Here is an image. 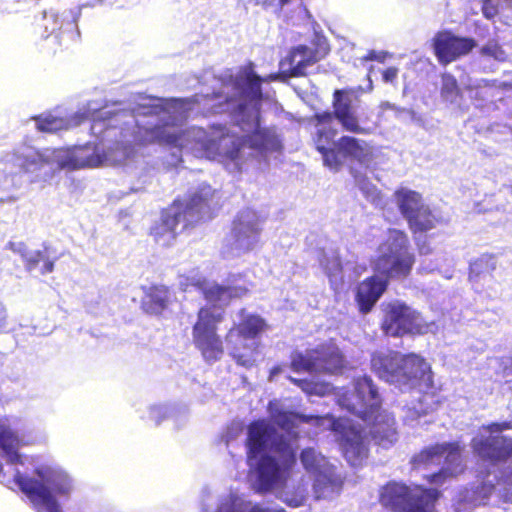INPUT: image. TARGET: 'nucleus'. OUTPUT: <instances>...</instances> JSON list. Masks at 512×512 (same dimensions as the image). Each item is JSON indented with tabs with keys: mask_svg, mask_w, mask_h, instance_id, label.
<instances>
[{
	"mask_svg": "<svg viewBox=\"0 0 512 512\" xmlns=\"http://www.w3.org/2000/svg\"><path fill=\"white\" fill-rule=\"evenodd\" d=\"M495 490L492 482H482L471 489L470 502L474 506L485 505Z\"/></svg>",
	"mask_w": 512,
	"mask_h": 512,
	"instance_id": "37",
	"label": "nucleus"
},
{
	"mask_svg": "<svg viewBox=\"0 0 512 512\" xmlns=\"http://www.w3.org/2000/svg\"><path fill=\"white\" fill-rule=\"evenodd\" d=\"M371 368L379 378L406 391L426 394L434 389L430 363L416 353L377 352L371 357Z\"/></svg>",
	"mask_w": 512,
	"mask_h": 512,
	"instance_id": "3",
	"label": "nucleus"
},
{
	"mask_svg": "<svg viewBox=\"0 0 512 512\" xmlns=\"http://www.w3.org/2000/svg\"><path fill=\"white\" fill-rule=\"evenodd\" d=\"M342 448L345 458L353 465L367 456L363 436L359 431H346L342 440Z\"/></svg>",
	"mask_w": 512,
	"mask_h": 512,
	"instance_id": "27",
	"label": "nucleus"
},
{
	"mask_svg": "<svg viewBox=\"0 0 512 512\" xmlns=\"http://www.w3.org/2000/svg\"><path fill=\"white\" fill-rule=\"evenodd\" d=\"M498 483L512 488V462L502 470Z\"/></svg>",
	"mask_w": 512,
	"mask_h": 512,
	"instance_id": "46",
	"label": "nucleus"
},
{
	"mask_svg": "<svg viewBox=\"0 0 512 512\" xmlns=\"http://www.w3.org/2000/svg\"><path fill=\"white\" fill-rule=\"evenodd\" d=\"M225 290V298H226V304H228L233 299L242 298L243 296L247 295L248 288L244 285H224Z\"/></svg>",
	"mask_w": 512,
	"mask_h": 512,
	"instance_id": "42",
	"label": "nucleus"
},
{
	"mask_svg": "<svg viewBox=\"0 0 512 512\" xmlns=\"http://www.w3.org/2000/svg\"><path fill=\"white\" fill-rule=\"evenodd\" d=\"M353 396L355 400L346 404V407L351 413L364 421H368L381 408V396L372 379L368 376L355 379Z\"/></svg>",
	"mask_w": 512,
	"mask_h": 512,
	"instance_id": "13",
	"label": "nucleus"
},
{
	"mask_svg": "<svg viewBox=\"0 0 512 512\" xmlns=\"http://www.w3.org/2000/svg\"><path fill=\"white\" fill-rule=\"evenodd\" d=\"M34 472L38 479H34V498L37 499L38 512H61L60 506L51 492L66 494L69 488L60 484L64 479L61 471L50 466L37 467Z\"/></svg>",
	"mask_w": 512,
	"mask_h": 512,
	"instance_id": "11",
	"label": "nucleus"
},
{
	"mask_svg": "<svg viewBox=\"0 0 512 512\" xmlns=\"http://www.w3.org/2000/svg\"><path fill=\"white\" fill-rule=\"evenodd\" d=\"M106 160L105 153L93 149L91 152L88 150H81L75 156L76 167L84 168V167H98L102 165V163Z\"/></svg>",
	"mask_w": 512,
	"mask_h": 512,
	"instance_id": "35",
	"label": "nucleus"
},
{
	"mask_svg": "<svg viewBox=\"0 0 512 512\" xmlns=\"http://www.w3.org/2000/svg\"><path fill=\"white\" fill-rule=\"evenodd\" d=\"M56 259V254H51L50 250L45 248L43 251L34 253V267L38 268L42 274L50 273L53 271Z\"/></svg>",
	"mask_w": 512,
	"mask_h": 512,
	"instance_id": "38",
	"label": "nucleus"
},
{
	"mask_svg": "<svg viewBox=\"0 0 512 512\" xmlns=\"http://www.w3.org/2000/svg\"><path fill=\"white\" fill-rule=\"evenodd\" d=\"M486 430L491 433L512 430V421L492 422L486 426Z\"/></svg>",
	"mask_w": 512,
	"mask_h": 512,
	"instance_id": "47",
	"label": "nucleus"
},
{
	"mask_svg": "<svg viewBox=\"0 0 512 512\" xmlns=\"http://www.w3.org/2000/svg\"><path fill=\"white\" fill-rule=\"evenodd\" d=\"M465 471L463 458L457 463H444V466L437 472L426 475L425 479L430 484L443 485L448 479L455 478Z\"/></svg>",
	"mask_w": 512,
	"mask_h": 512,
	"instance_id": "31",
	"label": "nucleus"
},
{
	"mask_svg": "<svg viewBox=\"0 0 512 512\" xmlns=\"http://www.w3.org/2000/svg\"><path fill=\"white\" fill-rule=\"evenodd\" d=\"M386 250L372 262L373 271L387 283L391 279L404 280L411 275L416 263L415 254L410 250L408 235L399 229H389L388 240L383 244Z\"/></svg>",
	"mask_w": 512,
	"mask_h": 512,
	"instance_id": "5",
	"label": "nucleus"
},
{
	"mask_svg": "<svg viewBox=\"0 0 512 512\" xmlns=\"http://www.w3.org/2000/svg\"><path fill=\"white\" fill-rule=\"evenodd\" d=\"M278 372H280V367H274L271 371L272 374H276Z\"/></svg>",
	"mask_w": 512,
	"mask_h": 512,
	"instance_id": "52",
	"label": "nucleus"
},
{
	"mask_svg": "<svg viewBox=\"0 0 512 512\" xmlns=\"http://www.w3.org/2000/svg\"><path fill=\"white\" fill-rule=\"evenodd\" d=\"M398 76V69L396 67H388L382 73L384 82L393 83Z\"/></svg>",
	"mask_w": 512,
	"mask_h": 512,
	"instance_id": "48",
	"label": "nucleus"
},
{
	"mask_svg": "<svg viewBox=\"0 0 512 512\" xmlns=\"http://www.w3.org/2000/svg\"><path fill=\"white\" fill-rule=\"evenodd\" d=\"M192 285L212 305H204L197 311V319L192 326L193 344L207 362H215L224 354L223 341L218 335V325L225 319V311L215 303L226 304L224 285L209 283L205 279L197 280Z\"/></svg>",
	"mask_w": 512,
	"mask_h": 512,
	"instance_id": "4",
	"label": "nucleus"
},
{
	"mask_svg": "<svg viewBox=\"0 0 512 512\" xmlns=\"http://www.w3.org/2000/svg\"><path fill=\"white\" fill-rule=\"evenodd\" d=\"M479 52L483 57L492 58L497 61H504L506 59L505 51L495 39H492L483 45Z\"/></svg>",
	"mask_w": 512,
	"mask_h": 512,
	"instance_id": "39",
	"label": "nucleus"
},
{
	"mask_svg": "<svg viewBox=\"0 0 512 512\" xmlns=\"http://www.w3.org/2000/svg\"><path fill=\"white\" fill-rule=\"evenodd\" d=\"M388 285L387 279H383L376 273L359 282L354 294L358 311L363 315L370 313L386 292Z\"/></svg>",
	"mask_w": 512,
	"mask_h": 512,
	"instance_id": "16",
	"label": "nucleus"
},
{
	"mask_svg": "<svg viewBox=\"0 0 512 512\" xmlns=\"http://www.w3.org/2000/svg\"><path fill=\"white\" fill-rule=\"evenodd\" d=\"M463 448L457 441L435 443L422 448L413 455L411 463L414 467L437 465L444 458V463L457 464L462 457Z\"/></svg>",
	"mask_w": 512,
	"mask_h": 512,
	"instance_id": "15",
	"label": "nucleus"
},
{
	"mask_svg": "<svg viewBox=\"0 0 512 512\" xmlns=\"http://www.w3.org/2000/svg\"><path fill=\"white\" fill-rule=\"evenodd\" d=\"M476 45L473 38L456 36L450 30L439 31L432 39L434 55L443 66L466 56Z\"/></svg>",
	"mask_w": 512,
	"mask_h": 512,
	"instance_id": "12",
	"label": "nucleus"
},
{
	"mask_svg": "<svg viewBox=\"0 0 512 512\" xmlns=\"http://www.w3.org/2000/svg\"><path fill=\"white\" fill-rule=\"evenodd\" d=\"M234 359L238 365L243 366L245 368H250L254 364V361L252 359L247 358L242 354L234 356Z\"/></svg>",
	"mask_w": 512,
	"mask_h": 512,
	"instance_id": "49",
	"label": "nucleus"
},
{
	"mask_svg": "<svg viewBox=\"0 0 512 512\" xmlns=\"http://www.w3.org/2000/svg\"><path fill=\"white\" fill-rule=\"evenodd\" d=\"M381 311L380 329L385 336L422 335L428 330V324L423 321L421 314L404 302L394 300L383 303Z\"/></svg>",
	"mask_w": 512,
	"mask_h": 512,
	"instance_id": "9",
	"label": "nucleus"
},
{
	"mask_svg": "<svg viewBox=\"0 0 512 512\" xmlns=\"http://www.w3.org/2000/svg\"><path fill=\"white\" fill-rule=\"evenodd\" d=\"M326 53L320 54L318 49L305 45L294 47L286 58L289 64V75L291 77L305 76L307 68L317 63Z\"/></svg>",
	"mask_w": 512,
	"mask_h": 512,
	"instance_id": "22",
	"label": "nucleus"
},
{
	"mask_svg": "<svg viewBox=\"0 0 512 512\" xmlns=\"http://www.w3.org/2000/svg\"><path fill=\"white\" fill-rule=\"evenodd\" d=\"M317 373L338 374L345 367V357L334 343H322L315 348Z\"/></svg>",
	"mask_w": 512,
	"mask_h": 512,
	"instance_id": "21",
	"label": "nucleus"
},
{
	"mask_svg": "<svg viewBox=\"0 0 512 512\" xmlns=\"http://www.w3.org/2000/svg\"><path fill=\"white\" fill-rule=\"evenodd\" d=\"M364 60H369V61H373V60H377L378 57H377V53L374 51V50H371L369 51L363 58Z\"/></svg>",
	"mask_w": 512,
	"mask_h": 512,
	"instance_id": "51",
	"label": "nucleus"
},
{
	"mask_svg": "<svg viewBox=\"0 0 512 512\" xmlns=\"http://www.w3.org/2000/svg\"><path fill=\"white\" fill-rule=\"evenodd\" d=\"M319 264L328 277L330 287L333 291H338L343 284V264L339 255L323 254L319 258Z\"/></svg>",
	"mask_w": 512,
	"mask_h": 512,
	"instance_id": "28",
	"label": "nucleus"
},
{
	"mask_svg": "<svg viewBox=\"0 0 512 512\" xmlns=\"http://www.w3.org/2000/svg\"><path fill=\"white\" fill-rule=\"evenodd\" d=\"M315 355V348L308 350L306 354L293 352L291 355L290 368L296 373H317V360Z\"/></svg>",
	"mask_w": 512,
	"mask_h": 512,
	"instance_id": "32",
	"label": "nucleus"
},
{
	"mask_svg": "<svg viewBox=\"0 0 512 512\" xmlns=\"http://www.w3.org/2000/svg\"><path fill=\"white\" fill-rule=\"evenodd\" d=\"M255 6L261 7L265 11H270L274 14H281L284 7L291 4L293 0H250Z\"/></svg>",
	"mask_w": 512,
	"mask_h": 512,
	"instance_id": "40",
	"label": "nucleus"
},
{
	"mask_svg": "<svg viewBox=\"0 0 512 512\" xmlns=\"http://www.w3.org/2000/svg\"><path fill=\"white\" fill-rule=\"evenodd\" d=\"M14 482L29 499H32V478L28 474L15 468Z\"/></svg>",
	"mask_w": 512,
	"mask_h": 512,
	"instance_id": "41",
	"label": "nucleus"
},
{
	"mask_svg": "<svg viewBox=\"0 0 512 512\" xmlns=\"http://www.w3.org/2000/svg\"><path fill=\"white\" fill-rule=\"evenodd\" d=\"M156 135L159 137L160 141L168 145L177 146L182 133H166L163 131L159 134L157 133Z\"/></svg>",
	"mask_w": 512,
	"mask_h": 512,
	"instance_id": "45",
	"label": "nucleus"
},
{
	"mask_svg": "<svg viewBox=\"0 0 512 512\" xmlns=\"http://www.w3.org/2000/svg\"><path fill=\"white\" fill-rule=\"evenodd\" d=\"M300 461L307 472L314 474L320 473L327 463L326 458L312 447L301 451Z\"/></svg>",
	"mask_w": 512,
	"mask_h": 512,
	"instance_id": "33",
	"label": "nucleus"
},
{
	"mask_svg": "<svg viewBox=\"0 0 512 512\" xmlns=\"http://www.w3.org/2000/svg\"><path fill=\"white\" fill-rule=\"evenodd\" d=\"M34 121L41 132L53 133L64 128V120L52 114L34 116Z\"/></svg>",
	"mask_w": 512,
	"mask_h": 512,
	"instance_id": "36",
	"label": "nucleus"
},
{
	"mask_svg": "<svg viewBox=\"0 0 512 512\" xmlns=\"http://www.w3.org/2000/svg\"><path fill=\"white\" fill-rule=\"evenodd\" d=\"M440 95L445 101L451 103H454L458 99L462 98V91L454 75L447 72L441 75Z\"/></svg>",
	"mask_w": 512,
	"mask_h": 512,
	"instance_id": "34",
	"label": "nucleus"
},
{
	"mask_svg": "<svg viewBox=\"0 0 512 512\" xmlns=\"http://www.w3.org/2000/svg\"><path fill=\"white\" fill-rule=\"evenodd\" d=\"M2 470H3V466H2V464L0 463V473L2 472Z\"/></svg>",
	"mask_w": 512,
	"mask_h": 512,
	"instance_id": "54",
	"label": "nucleus"
},
{
	"mask_svg": "<svg viewBox=\"0 0 512 512\" xmlns=\"http://www.w3.org/2000/svg\"><path fill=\"white\" fill-rule=\"evenodd\" d=\"M509 193L512 195V183L508 185Z\"/></svg>",
	"mask_w": 512,
	"mask_h": 512,
	"instance_id": "53",
	"label": "nucleus"
},
{
	"mask_svg": "<svg viewBox=\"0 0 512 512\" xmlns=\"http://www.w3.org/2000/svg\"><path fill=\"white\" fill-rule=\"evenodd\" d=\"M217 512H286L284 508L269 509L259 503L252 504L250 501L233 497L229 502L223 503Z\"/></svg>",
	"mask_w": 512,
	"mask_h": 512,
	"instance_id": "30",
	"label": "nucleus"
},
{
	"mask_svg": "<svg viewBox=\"0 0 512 512\" xmlns=\"http://www.w3.org/2000/svg\"><path fill=\"white\" fill-rule=\"evenodd\" d=\"M303 502H304L303 498H300V499H286L285 500V503L288 506H290V507H300L301 505H303Z\"/></svg>",
	"mask_w": 512,
	"mask_h": 512,
	"instance_id": "50",
	"label": "nucleus"
},
{
	"mask_svg": "<svg viewBox=\"0 0 512 512\" xmlns=\"http://www.w3.org/2000/svg\"><path fill=\"white\" fill-rule=\"evenodd\" d=\"M142 292L141 308L148 315L161 316L172 303L173 293L164 284L143 286Z\"/></svg>",
	"mask_w": 512,
	"mask_h": 512,
	"instance_id": "17",
	"label": "nucleus"
},
{
	"mask_svg": "<svg viewBox=\"0 0 512 512\" xmlns=\"http://www.w3.org/2000/svg\"><path fill=\"white\" fill-rule=\"evenodd\" d=\"M369 420L370 434L378 445L389 447L397 441L396 420L391 413L380 408Z\"/></svg>",
	"mask_w": 512,
	"mask_h": 512,
	"instance_id": "18",
	"label": "nucleus"
},
{
	"mask_svg": "<svg viewBox=\"0 0 512 512\" xmlns=\"http://www.w3.org/2000/svg\"><path fill=\"white\" fill-rule=\"evenodd\" d=\"M334 149L342 162V158H349L363 164L370 161L373 156L372 147L367 141L349 135L341 136Z\"/></svg>",
	"mask_w": 512,
	"mask_h": 512,
	"instance_id": "20",
	"label": "nucleus"
},
{
	"mask_svg": "<svg viewBox=\"0 0 512 512\" xmlns=\"http://www.w3.org/2000/svg\"><path fill=\"white\" fill-rule=\"evenodd\" d=\"M182 224V216L177 209L171 208V204L166 208L160 220L151 227L150 234L156 241L167 236L169 239H174L176 236V228Z\"/></svg>",
	"mask_w": 512,
	"mask_h": 512,
	"instance_id": "25",
	"label": "nucleus"
},
{
	"mask_svg": "<svg viewBox=\"0 0 512 512\" xmlns=\"http://www.w3.org/2000/svg\"><path fill=\"white\" fill-rule=\"evenodd\" d=\"M221 142H224L225 146L223 154L230 160L238 159L245 145L260 153L280 151L282 149L281 141L275 129L261 127L259 116H257L255 127L251 133L243 137L226 135L221 138Z\"/></svg>",
	"mask_w": 512,
	"mask_h": 512,
	"instance_id": "10",
	"label": "nucleus"
},
{
	"mask_svg": "<svg viewBox=\"0 0 512 512\" xmlns=\"http://www.w3.org/2000/svg\"><path fill=\"white\" fill-rule=\"evenodd\" d=\"M10 247L23 258L25 266L29 267L32 261L27 257L29 254L28 248L23 243L12 242L10 243Z\"/></svg>",
	"mask_w": 512,
	"mask_h": 512,
	"instance_id": "44",
	"label": "nucleus"
},
{
	"mask_svg": "<svg viewBox=\"0 0 512 512\" xmlns=\"http://www.w3.org/2000/svg\"><path fill=\"white\" fill-rule=\"evenodd\" d=\"M354 92L352 89H336L332 95V111L315 113L312 117L318 127L314 138L316 150L322 155L323 163L332 171L342 168V161L338 152L330 145L337 134L333 127L337 120L343 130L354 134L369 135L375 127L361 125L353 104Z\"/></svg>",
	"mask_w": 512,
	"mask_h": 512,
	"instance_id": "2",
	"label": "nucleus"
},
{
	"mask_svg": "<svg viewBox=\"0 0 512 512\" xmlns=\"http://www.w3.org/2000/svg\"><path fill=\"white\" fill-rule=\"evenodd\" d=\"M271 421L280 429L290 433L299 423H319L322 417L276 409L270 412Z\"/></svg>",
	"mask_w": 512,
	"mask_h": 512,
	"instance_id": "26",
	"label": "nucleus"
},
{
	"mask_svg": "<svg viewBox=\"0 0 512 512\" xmlns=\"http://www.w3.org/2000/svg\"><path fill=\"white\" fill-rule=\"evenodd\" d=\"M267 328L264 318L257 314H248L239 321L236 331L239 337L247 340L258 338Z\"/></svg>",
	"mask_w": 512,
	"mask_h": 512,
	"instance_id": "29",
	"label": "nucleus"
},
{
	"mask_svg": "<svg viewBox=\"0 0 512 512\" xmlns=\"http://www.w3.org/2000/svg\"><path fill=\"white\" fill-rule=\"evenodd\" d=\"M23 444L15 430L9 425L0 423V450L8 464L15 466L24 464L23 456L19 453Z\"/></svg>",
	"mask_w": 512,
	"mask_h": 512,
	"instance_id": "24",
	"label": "nucleus"
},
{
	"mask_svg": "<svg viewBox=\"0 0 512 512\" xmlns=\"http://www.w3.org/2000/svg\"><path fill=\"white\" fill-rule=\"evenodd\" d=\"M248 458H257L258 493L271 491L284 481L297 462L296 450L289 440L263 419L252 421L247 428Z\"/></svg>",
	"mask_w": 512,
	"mask_h": 512,
	"instance_id": "1",
	"label": "nucleus"
},
{
	"mask_svg": "<svg viewBox=\"0 0 512 512\" xmlns=\"http://www.w3.org/2000/svg\"><path fill=\"white\" fill-rule=\"evenodd\" d=\"M263 79L254 71V64L249 62L242 66L234 80V87L240 91L241 95L252 100L262 98Z\"/></svg>",
	"mask_w": 512,
	"mask_h": 512,
	"instance_id": "23",
	"label": "nucleus"
},
{
	"mask_svg": "<svg viewBox=\"0 0 512 512\" xmlns=\"http://www.w3.org/2000/svg\"><path fill=\"white\" fill-rule=\"evenodd\" d=\"M441 497L436 488L409 486L390 481L382 486L379 501L394 512H434L435 504Z\"/></svg>",
	"mask_w": 512,
	"mask_h": 512,
	"instance_id": "6",
	"label": "nucleus"
},
{
	"mask_svg": "<svg viewBox=\"0 0 512 512\" xmlns=\"http://www.w3.org/2000/svg\"><path fill=\"white\" fill-rule=\"evenodd\" d=\"M221 206L219 192L207 183L190 190L185 200L176 198L171 203L180 212L184 229L211 220Z\"/></svg>",
	"mask_w": 512,
	"mask_h": 512,
	"instance_id": "8",
	"label": "nucleus"
},
{
	"mask_svg": "<svg viewBox=\"0 0 512 512\" xmlns=\"http://www.w3.org/2000/svg\"><path fill=\"white\" fill-rule=\"evenodd\" d=\"M471 448L484 461L503 463L512 457V437L498 435L473 438Z\"/></svg>",
	"mask_w": 512,
	"mask_h": 512,
	"instance_id": "14",
	"label": "nucleus"
},
{
	"mask_svg": "<svg viewBox=\"0 0 512 512\" xmlns=\"http://www.w3.org/2000/svg\"><path fill=\"white\" fill-rule=\"evenodd\" d=\"M496 267V256L491 253H483L470 262L468 280L475 290H483L485 284L493 280V272L496 270Z\"/></svg>",
	"mask_w": 512,
	"mask_h": 512,
	"instance_id": "19",
	"label": "nucleus"
},
{
	"mask_svg": "<svg viewBox=\"0 0 512 512\" xmlns=\"http://www.w3.org/2000/svg\"><path fill=\"white\" fill-rule=\"evenodd\" d=\"M288 380L295 386L299 387L303 392H305L308 395H312L316 392V384L308 379H299L289 376Z\"/></svg>",
	"mask_w": 512,
	"mask_h": 512,
	"instance_id": "43",
	"label": "nucleus"
},
{
	"mask_svg": "<svg viewBox=\"0 0 512 512\" xmlns=\"http://www.w3.org/2000/svg\"><path fill=\"white\" fill-rule=\"evenodd\" d=\"M394 197L419 252L428 253L429 249L424 250V247L419 244L420 237L435 229L441 221L440 218L434 214L417 191L399 188L394 192Z\"/></svg>",
	"mask_w": 512,
	"mask_h": 512,
	"instance_id": "7",
	"label": "nucleus"
}]
</instances>
